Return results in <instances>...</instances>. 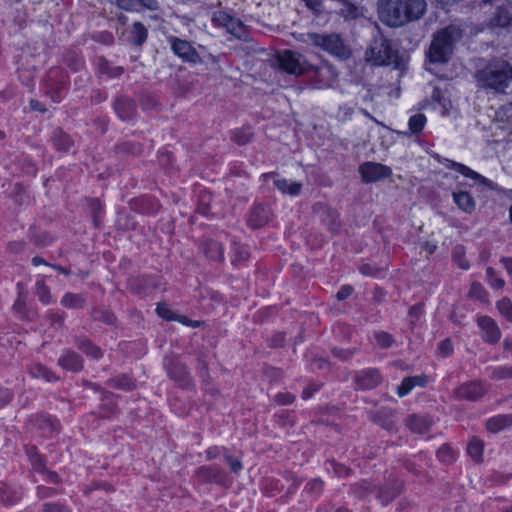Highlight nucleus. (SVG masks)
Listing matches in <instances>:
<instances>
[{
    "mask_svg": "<svg viewBox=\"0 0 512 512\" xmlns=\"http://www.w3.org/2000/svg\"><path fill=\"white\" fill-rule=\"evenodd\" d=\"M438 457L443 462H451L453 459V451L447 445H442L438 450Z\"/></svg>",
    "mask_w": 512,
    "mask_h": 512,
    "instance_id": "09e8293b",
    "label": "nucleus"
},
{
    "mask_svg": "<svg viewBox=\"0 0 512 512\" xmlns=\"http://www.w3.org/2000/svg\"><path fill=\"white\" fill-rule=\"evenodd\" d=\"M439 351L443 356H449L453 351L450 339H445L439 344Z\"/></svg>",
    "mask_w": 512,
    "mask_h": 512,
    "instance_id": "6e6d98bb",
    "label": "nucleus"
},
{
    "mask_svg": "<svg viewBox=\"0 0 512 512\" xmlns=\"http://www.w3.org/2000/svg\"><path fill=\"white\" fill-rule=\"evenodd\" d=\"M30 374L33 378L39 379L42 378L46 382L57 381L58 378L54 375V373L49 370L47 367L37 363L31 366Z\"/></svg>",
    "mask_w": 512,
    "mask_h": 512,
    "instance_id": "c85d7f7f",
    "label": "nucleus"
},
{
    "mask_svg": "<svg viewBox=\"0 0 512 512\" xmlns=\"http://www.w3.org/2000/svg\"><path fill=\"white\" fill-rule=\"evenodd\" d=\"M147 38V30L140 22H135L132 29V42L135 45H142Z\"/></svg>",
    "mask_w": 512,
    "mask_h": 512,
    "instance_id": "2f4dec72",
    "label": "nucleus"
},
{
    "mask_svg": "<svg viewBox=\"0 0 512 512\" xmlns=\"http://www.w3.org/2000/svg\"><path fill=\"white\" fill-rule=\"evenodd\" d=\"M502 264L504 265L507 272L512 275V258L511 257H503L501 259Z\"/></svg>",
    "mask_w": 512,
    "mask_h": 512,
    "instance_id": "774afa93",
    "label": "nucleus"
},
{
    "mask_svg": "<svg viewBox=\"0 0 512 512\" xmlns=\"http://www.w3.org/2000/svg\"><path fill=\"white\" fill-rule=\"evenodd\" d=\"M274 184L282 193L289 194L291 196L300 194L302 189L301 183L288 181L286 179H276Z\"/></svg>",
    "mask_w": 512,
    "mask_h": 512,
    "instance_id": "cd10ccee",
    "label": "nucleus"
},
{
    "mask_svg": "<svg viewBox=\"0 0 512 512\" xmlns=\"http://www.w3.org/2000/svg\"><path fill=\"white\" fill-rule=\"evenodd\" d=\"M213 21L223 27H226L228 22L231 21V16L224 11H217L213 14Z\"/></svg>",
    "mask_w": 512,
    "mask_h": 512,
    "instance_id": "de8ad7c7",
    "label": "nucleus"
},
{
    "mask_svg": "<svg viewBox=\"0 0 512 512\" xmlns=\"http://www.w3.org/2000/svg\"><path fill=\"white\" fill-rule=\"evenodd\" d=\"M276 64L281 70L295 76L303 75L308 70L314 68L307 62L303 55L291 50L278 52L276 56Z\"/></svg>",
    "mask_w": 512,
    "mask_h": 512,
    "instance_id": "423d86ee",
    "label": "nucleus"
},
{
    "mask_svg": "<svg viewBox=\"0 0 512 512\" xmlns=\"http://www.w3.org/2000/svg\"><path fill=\"white\" fill-rule=\"evenodd\" d=\"M61 304L69 309H80L86 304V298L82 294L68 292L62 297Z\"/></svg>",
    "mask_w": 512,
    "mask_h": 512,
    "instance_id": "bb28decb",
    "label": "nucleus"
},
{
    "mask_svg": "<svg viewBox=\"0 0 512 512\" xmlns=\"http://www.w3.org/2000/svg\"><path fill=\"white\" fill-rule=\"evenodd\" d=\"M225 460L229 465V468L232 473L237 474L243 468L241 461L232 457L231 455H226Z\"/></svg>",
    "mask_w": 512,
    "mask_h": 512,
    "instance_id": "3c124183",
    "label": "nucleus"
},
{
    "mask_svg": "<svg viewBox=\"0 0 512 512\" xmlns=\"http://www.w3.org/2000/svg\"><path fill=\"white\" fill-rule=\"evenodd\" d=\"M499 312L510 322H512V303L510 299L504 298L497 303Z\"/></svg>",
    "mask_w": 512,
    "mask_h": 512,
    "instance_id": "58836bf2",
    "label": "nucleus"
},
{
    "mask_svg": "<svg viewBox=\"0 0 512 512\" xmlns=\"http://www.w3.org/2000/svg\"><path fill=\"white\" fill-rule=\"evenodd\" d=\"M92 316L95 320L103 321L108 324H112L115 320L114 315L108 311L94 310Z\"/></svg>",
    "mask_w": 512,
    "mask_h": 512,
    "instance_id": "49530a36",
    "label": "nucleus"
},
{
    "mask_svg": "<svg viewBox=\"0 0 512 512\" xmlns=\"http://www.w3.org/2000/svg\"><path fill=\"white\" fill-rule=\"evenodd\" d=\"M42 512H70V510L61 503L47 502L43 504Z\"/></svg>",
    "mask_w": 512,
    "mask_h": 512,
    "instance_id": "a18cd8bd",
    "label": "nucleus"
},
{
    "mask_svg": "<svg viewBox=\"0 0 512 512\" xmlns=\"http://www.w3.org/2000/svg\"><path fill=\"white\" fill-rule=\"evenodd\" d=\"M55 492L56 491L54 489L45 486H39L37 488V495L39 498L42 499L52 497L55 494Z\"/></svg>",
    "mask_w": 512,
    "mask_h": 512,
    "instance_id": "13d9d810",
    "label": "nucleus"
},
{
    "mask_svg": "<svg viewBox=\"0 0 512 512\" xmlns=\"http://www.w3.org/2000/svg\"><path fill=\"white\" fill-rule=\"evenodd\" d=\"M308 8L319 12L322 7V0H303Z\"/></svg>",
    "mask_w": 512,
    "mask_h": 512,
    "instance_id": "e2e57ef3",
    "label": "nucleus"
},
{
    "mask_svg": "<svg viewBox=\"0 0 512 512\" xmlns=\"http://www.w3.org/2000/svg\"><path fill=\"white\" fill-rule=\"evenodd\" d=\"M333 353L335 356L342 360H346L350 358L353 355V351L351 350H341V349H334Z\"/></svg>",
    "mask_w": 512,
    "mask_h": 512,
    "instance_id": "0e129e2a",
    "label": "nucleus"
},
{
    "mask_svg": "<svg viewBox=\"0 0 512 512\" xmlns=\"http://www.w3.org/2000/svg\"><path fill=\"white\" fill-rule=\"evenodd\" d=\"M452 196L454 203L460 210L467 214L474 212L476 202L470 193L466 191H454Z\"/></svg>",
    "mask_w": 512,
    "mask_h": 512,
    "instance_id": "6ab92c4d",
    "label": "nucleus"
},
{
    "mask_svg": "<svg viewBox=\"0 0 512 512\" xmlns=\"http://www.w3.org/2000/svg\"><path fill=\"white\" fill-rule=\"evenodd\" d=\"M479 86L502 93L512 81V66L503 59H493L476 73Z\"/></svg>",
    "mask_w": 512,
    "mask_h": 512,
    "instance_id": "f03ea898",
    "label": "nucleus"
},
{
    "mask_svg": "<svg viewBox=\"0 0 512 512\" xmlns=\"http://www.w3.org/2000/svg\"><path fill=\"white\" fill-rule=\"evenodd\" d=\"M253 133L249 129H238L233 133L232 139L239 145H244L251 141Z\"/></svg>",
    "mask_w": 512,
    "mask_h": 512,
    "instance_id": "4c0bfd02",
    "label": "nucleus"
},
{
    "mask_svg": "<svg viewBox=\"0 0 512 512\" xmlns=\"http://www.w3.org/2000/svg\"><path fill=\"white\" fill-rule=\"evenodd\" d=\"M270 209L264 205H256L249 216L248 224L253 228H260L266 225L270 220Z\"/></svg>",
    "mask_w": 512,
    "mask_h": 512,
    "instance_id": "dca6fc26",
    "label": "nucleus"
},
{
    "mask_svg": "<svg viewBox=\"0 0 512 512\" xmlns=\"http://www.w3.org/2000/svg\"><path fill=\"white\" fill-rule=\"evenodd\" d=\"M488 280L495 289H502L505 285L503 279L496 276L495 270L492 267H488L486 270Z\"/></svg>",
    "mask_w": 512,
    "mask_h": 512,
    "instance_id": "37998d69",
    "label": "nucleus"
},
{
    "mask_svg": "<svg viewBox=\"0 0 512 512\" xmlns=\"http://www.w3.org/2000/svg\"><path fill=\"white\" fill-rule=\"evenodd\" d=\"M31 463L34 470L39 472H46L44 461L41 455H36V458H32Z\"/></svg>",
    "mask_w": 512,
    "mask_h": 512,
    "instance_id": "052dcab7",
    "label": "nucleus"
},
{
    "mask_svg": "<svg viewBox=\"0 0 512 512\" xmlns=\"http://www.w3.org/2000/svg\"><path fill=\"white\" fill-rule=\"evenodd\" d=\"M427 383L425 375L406 377L401 384L397 387V394L399 397H404L409 394L415 387H424Z\"/></svg>",
    "mask_w": 512,
    "mask_h": 512,
    "instance_id": "a211bd4d",
    "label": "nucleus"
},
{
    "mask_svg": "<svg viewBox=\"0 0 512 512\" xmlns=\"http://www.w3.org/2000/svg\"><path fill=\"white\" fill-rule=\"evenodd\" d=\"M372 488H375V486L366 480L356 484V491L360 497H365Z\"/></svg>",
    "mask_w": 512,
    "mask_h": 512,
    "instance_id": "8fccbe9b",
    "label": "nucleus"
},
{
    "mask_svg": "<svg viewBox=\"0 0 512 512\" xmlns=\"http://www.w3.org/2000/svg\"><path fill=\"white\" fill-rule=\"evenodd\" d=\"M382 381L377 369H366L356 373L355 382L361 389H373Z\"/></svg>",
    "mask_w": 512,
    "mask_h": 512,
    "instance_id": "f8f14e48",
    "label": "nucleus"
},
{
    "mask_svg": "<svg viewBox=\"0 0 512 512\" xmlns=\"http://www.w3.org/2000/svg\"><path fill=\"white\" fill-rule=\"evenodd\" d=\"M168 372L171 378L179 382L181 385L187 386L190 384L189 374L183 364L179 362L171 363V365L168 367Z\"/></svg>",
    "mask_w": 512,
    "mask_h": 512,
    "instance_id": "b1692460",
    "label": "nucleus"
},
{
    "mask_svg": "<svg viewBox=\"0 0 512 512\" xmlns=\"http://www.w3.org/2000/svg\"><path fill=\"white\" fill-rule=\"evenodd\" d=\"M144 7L150 10L158 9V3L156 0H138Z\"/></svg>",
    "mask_w": 512,
    "mask_h": 512,
    "instance_id": "338daca9",
    "label": "nucleus"
},
{
    "mask_svg": "<svg viewBox=\"0 0 512 512\" xmlns=\"http://www.w3.org/2000/svg\"><path fill=\"white\" fill-rule=\"evenodd\" d=\"M362 180L365 183L376 182L388 178L392 174L390 167L381 163L365 162L359 167Z\"/></svg>",
    "mask_w": 512,
    "mask_h": 512,
    "instance_id": "6e6552de",
    "label": "nucleus"
},
{
    "mask_svg": "<svg viewBox=\"0 0 512 512\" xmlns=\"http://www.w3.org/2000/svg\"><path fill=\"white\" fill-rule=\"evenodd\" d=\"M320 385L318 384H310L307 388L303 390L302 398L303 399H309L314 392L318 391Z\"/></svg>",
    "mask_w": 512,
    "mask_h": 512,
    "instance_id": "680f3d73",
    "label": "nucleus"
},
{
    "mask_svg": "<svg viewBox=\"0 0 512 512\" xmlns=\"http://www.w3.org/2000/svg\"><path fill=\"white\" fill-rule=\"evenodd\" d=\"M422 304H416L409 309V315L415 319H418L422 314Z\"/></svg>",
    "mask_w": 512,
    "mask_h": 512,
    "instance_id": "69168bd1",
    "label": "nucleus"
},
{
    "mask_svg": "<svg viewBox=\"0 0 512 512\" xmlns=\"http://www.w3.org/2000/svg\"><path fill=\"white\" fill-rule=\"evenodd\" d=\"M310 42L328 52L329 54L341 59L346 60L350 58L352 51L344 44L341 37L338 34H318L312 33L308 35Z\"/></svg>",
    "mask_w": 512,
    "mask_h": 512,
    "instance_id": "39448f33",
    "label": "nucleus"
},
{
    "mask_svg": "<svg viewBox=\"0 0 512 512\" xmlns=\"http://www.w3.org/2000/svg\"><path fill=\"white\" fill-rule=\"evenodd\" d=\"M37 296L45 304L51 301L50 289L43 282L37 283Z\"/></svg>",
    "mask_w": 512,
    "mask_h": 512,
    "instance_id": "a19ab883",
    "label": "nucleus"
},
{
    "mask_svg": "<svg viewBox=\"0 0 512 512\" xmlns=\"http://www.w3.org/2000/svg\"><path fill=\"white\" fill-rule=\"evenodd\" d=\"M53 142L57 150L68 151L73 145V141L69 135L64 133L62 130H57L53 136Z\"/></svg>",
    "mask_w": 512,
    "mask_h": 512,
    "instance_id": "c756f323",
    "label": "nucleus"
},
{
    "mask_svg": "<svg viewBox=\"0 0 512 512\" xmlns=\"http://www.w3.org/2000/svg\"><path fill=\"white\" fill-rule=\"evenodd\" d=\"M29 55H22L18 61V72L22 82L29 84L33 80L34 65L32 64Z\"/></svg>",
    "mask_w": 512,
    "mask_h": 512,
    "instance_id": "5701e85b",
    "label": "nucleus"
},
{
    "mask_svg": "<svg viewBox=\"0 0 512 512\" xmlns=\"http://www.w3.org/2000/svg\"><path fill=\"white\" fill-rule=\"evenodd\" d=\"M36 425L39 429L44 430V432H53L57 430V425L50 418L45 416H39L36 419Z\"/></svg>",
    "mask_w": 512,
    "mask_h": 512,
    "instance_id": "ea45409f",
    "label": "nucleus"
},
{
    "mask_svg": "<svg viewBox=\"0 0 512 512\" xmlns=\"http://www.w3.org/2000/svg\"><path fill=\"white\" fill-rule=\"evenodd\" d=\"M425 0H378V16L389 27H401L419 20L426 11Z\"/></svg>",
    "mask_w": 512,
    "mask_h": 512,
    "instance_id": "f257e3e1",
    "label": "nucleus"
},
{
    "mask_svg": "<svg viewBox=\"0 0 512 512\" xmlns=\"http://www.w3.org/2000/svg\"><path fill=\"white\" fill-rule=\"evenodd\" d=\"M226 29L229 33L237 38H242L245 34V27L242 22L231 16V21L228 22Z\"/></svg>",
    "mask_w": 512,
    "mask_h": 512,
    "instance_id": "f704fd0d",
    "label": "nucleus"
},
{
    "mask_svg": "<svg viewBox=\"0 0 512 512\" xmlns=\"http://www.w3.org/2000/svg\"><path fill=\"white\" fill-rule=\"evenodd\" d=\"M115 110L122 119H129L135 112V103L128 98H119L115 103Z\"/></svg>",
    "mask_w": 512,
    "mask_h": 512,
    "instance_id": "a878e982",
    "label": "nucleus"
},
{
    "mask_svg": "<svg viewBox=\"0 0 512 512\" xmlns=\"http://www.w3.org/2000/svg\"><path fill=\"white\" fill-rule=\"evenodd\" d=\"M480 6L490 4L495 6L496 12L491 18V24L498 27H507L512 22V0H478Z\"/></svg>",
    "mask_w": 512,
    "mask_h": 512,
    "instance_id": "0eeeda50",
    "label": "nucleus"
},
{
    "mask_svg": "<svg viewBox=\"0 0 512 512\" xmlns=\"http://www.w3.org/2000/svg\"><path fill=\"white\" fill-rule=\"evenodd\" d=\"M512 426V414L497 415L486 422V428L491 433H498Z\"/></svg>",
    "mask_w": 512,
    "mask_h": 512,
    "instance_id": "412c9836",
    "label": "nucleus"
},
{
    "mask_svg": "<svg viewBox=\"0 0 512 512\" xmlns=\"http://www.w3.org/2000/svg\"><path fill=\"white\" fill-rule=\"evenodd\" d=\"M111 385L123 390H131L134 387V384L131 380L126 376H121L119 378L113 379L110 381Z\"/></svg>",
    "mask_w": 512,
    "mask_h": 512,
    "instance_id": "79ce46f5",
    "label": "nucleus"
},
{
    "mask_svg": "<svg viewBox=\"0 0 512 512\" xmlns=\"http://www.w3.org/2000/svg\"><path fill=\"white\" fill-rule=\"evenodd\" d=\"M426 123V117L423 114H415L410 117L408 126L412 134H417L422 131Z\"/></svg>",
    "mask_w": 512,
    "mask_h": 512,
    "instance_id": "473e14b6",
    "label": "nucleus"
},
{
    "mask_svg": "<svg viewBox=\"0 0 512 512\" xmlns=\"http://www.w3.org/2000/svg\"><path fill=\"white\" fill-rule=\"evenodd\" d=\"M196 474L199 480L205 483H216L224 487H230L232 484V480L218 466H202L198 468Z\"/></svg>",
    "mask_w": 512,
    "mask_h": 512,
    "instance_id": "1a4fd4ad",
    "label": "nucleus"
},
{
    "mask_svg": "<svg viewBox=\"0 0 512 512\" xmlns=\"http://www.w3.org/2000/svg\"><path fill=\"white\" fill-rule=\"evenodd\" d=\"M478 325L485 333V341L495 344L500 340L501 332L493 319L488 316H482L478 319Z\"/></svg>",
    "mask_w": 512,
    "mask_h": 512,
    "instance_id": "ddd939ff",
    "label": "nucleus"
},
{
    "mask_svg": "<svg viewBox=\"0 0 512 512\" xmlns=\"http://www.w3.org/2000/svg\"><path fill=\"white\" fill-rule=\"evenodd\" d=\"M492 378L497 380L512 378V367L503 366L493 370Z\"/></svg>",
    "mask_w": 512,
    "mask_h": 512,
    "instance_id": "c03bdc74",
    "label": "nucleus"
},
{
    "mask_svg": "<svg viewBox=\"0 0 512 512\" xmlns=\"http://www.w3.org/2000/svg\"><path fill=\"white\" fill-rule=\"evenodd\" d=\"M448 168L454 169L455 171L461 173L467 178H470L486 187H488L491 190H496L497 186L495 183H493L488 178L482 176L481 174L477 173L476 171L470 169L469 167L465 166L464 164L457 163L454 161H448Z\"/></svg>",
    "mask_w": 512,
    "mask_h": 512,
    "instance_id": "9b49d317",
    "label": "nucleus"
},
{
    "mask_svg": "<svg viewBox=\"0 0 512 512\" xmlns=\"http://www.w3.org/2000/svg\"><path fill=\"white\" fill-rule=\"evenodd\" d=\"M453 261L464 270L469 268V262L465 259V249L463 246H456L452 252Z\"/></svg>",
    "mask_w": 512,
    "mask_h": 512,
    "instance_id": "c9c22d12",
    "label": "nucleus"
},
{
    "mask_svg": "<svg viewBox=\"0 0 512 512\" xmlns=\"http://www.w3.org/2000/svg\"><path fill=\"white\" fill-rule=\"evenodd\" d=\"M402 490V483L397 479L389 480L383 487L378 488V498L383 504H387L396 498Z\"/></svg>",
    "mask_w": 512,
    "mask_h": 512,
    "instance_id": "4468645a",
    "label": "nucleus"
},
{
    "mask_svg": "<svg viewBox=\"0 0 512 512\" xmlns=\"http://www.w3.org/2000/svg\"><path fill=\"white\" fill-rule=\"evenodd\" d=\"M78 348L86 355L91 356L95 359L101 357L102 353L99 347L95 346L89 340H83L79 343Z\"/></svg>",
    "mask_w": 512,
    "mask_h": 512,
    "instance_id": "72a5a7b5",
    "label": "nucleus"
},
{
    "mask_svg": "<svg viewBox=\"0 0 512 512\" xmlns=\"http://www.w3.org/2000/svg\"><path fill=\"white\" fill-rule=\"evenodd\" d=\"M486 393L480 382H468L454 390L453 396L459 400L476 401Z\"/></svg>",
    "mask_w": 512,
    "mask_h": 512,
    "instance_id": "9d476101",
    "label": "nucleus"
},
{
    "mask_svg": "<svg viewBox=\"0 0 512 512\" xmlns=\"http://www.w3.org/2000/svg\"><path fill=\"white\" fill-rule=\"evenodd\" d=\"M202 250L204 255L214 261H222L223 260V247L220 243L207 240L202 244Z\"/></svg>",
    "mask_w": 512,
    "mask_h": 512,
    "instance_id": "393cba45",
    "label": "nucleus"
},
{
    "mask_svg": "<svg viewBox=\"0 0 512 512\" xmlns=\"http://www.w3.org/2000/svg\"><path fill=\"white\" fill-rule=\"evenodd\" d=\"M157 314L167 320H171L172 317V311L167 307L166 304H159L157 306Z\"/></svg>",
    "mask_w": 512,
    "mask_h": 512,
    "instance_id": "4d7b16f0",
    "label": "nucleus"
},
{
    "mask_svg": "<svg viewBox=\"0 0 512 512\" xmlns=\"http://www.w3.org/2000/svg\"><path fill=\"white\" fill-rule=\"evenodd\" d=\"M433 421L429 416L426 415H410L406 420L407 427L419 434H423L429 431Z\"/></svg>",
    "mask_w": 512,
    "mask_h": 512,
    "instance_id": "f3484780",
    "label": "nucleus"
},
{
    "mask_svg": "<svg viewBox=\"0 0 512 512\" xmlns=\"http://www.w3.org/2000/svg\"><path fill=\"white\" fill-rule=\"evenodd\" d=\"M374 337L377 344L384 349L390 348L394 343L393 336L385 331L375 332Z\"/></svg>",
    "mask_w": 512,
    "mask_h": 512,
    "instance_id": "e433bc0d",
    "label": "nucleus"
},
{
    "mask_svg": "<svg viewBox=\"0 0 512 512\" xmlns=\"http://www.w3.org/2000/svg\"><path fill=\"white\" fill-rule=\"evenodd\" d=\"M295 400V396L291 393H279L275 396V401L280 405L291 404Z\"/></svg>",
    "mask_w": 512,
    "mask_h": 512,
    "instance_id": "864d4df0",
    "label": "nucleus"
},
{
    "mask_svg": "<svg viewBox=\"0 0 512 512\" xmlns=\"http://www.w3.org/2000/svg\"><path fill=\"white\" fill-rule=\"evenodd\" d=\"M172 49L175 54L187 61L197 62L199 59L196 50L185 40L174 39L172 41Z\"/></svg>",
    "mask_w": 512,
    "mask_h": 512,
    "instance_id": "2eb2a0df",
    "label": "nucleus"
},
{
    "mask_svg": "<svg viewBox=\"0 0 512 512\" xmlns=\"http://www.w3.org/2000/svg\"><path fill=\"white\" fill-rule=\"evenodd\" d=\"M58 364L69 371L78 372L83 368V360L73 351H67L58 360Z\"/></svg>",
    "mask_w": 512,
    "mask_h": 512,
    "instance_id": "aec40b11",
    "label": "nucleus"
},
{
    "mask_svg": "<svg viewBox=\"0 0 512 512\" xmlns=\"http://www.w3.org/2000/svg\"><path fill=\"white\" fill-rule=\"evenodd\" d=\"M470 295L472 297H476V298L482 300L484 298V296L486 295V291L480 283L474 282L471 285Z\"/></svg>",
    "mask_w": 512,
    "mask_h": 512,
    "instance_id": "603ef678",
    "label": "nucleus"
},
{
    "mask_svg": "<svg viewBox=\"0 0 512 512\" xmlns=\"http://www.w3.org/2000/svg\"><path fill=\"white\" fill-rule=\"evenodd\" d=\"M352 292H353L352 286L345 285V286L341 287V289L337 292L336 297L338 300L342 301V300H345L346 298H348Z\"/></svg>",
    "mask_w": 512,
    "mask_h": 512,
    "instance_id": "bf43d9fd",
    "label": "nucleus"
},
{
    "mask_svg": "<svg viewBox=\"0 0 512 512\" xmlns=\"http://www.w3.org/2000/svg\"><path fill=\"white\" fill-rule=\"evenodd\" d=\"M462 37L461 30L450 25L438 31L431 42L428 57L432 63H445L452 55L453 47Z\"/></svg>",
    "mask_w": 512,
    "mask_h": 512,
    "instance_id": "7ed1b4c3",
    "label": "nucleus"
},
{
    "mask_svg": "<svg viewBox=\"0 0 512 512\" xmlns=\"http://www.w3.org/2000/svg\"><path fill=\"white\" fill-rule=\"evenodd\" d=\"M12 392L4 386H0V407L8 404L12 399Z\"/></svg>",
    "mask_w": 512,
    "mask_h": 512,
    "instance_id": "5fc2aeb1",
    "label": "nucleus"
},
{
    "mask_svg": "<svg viewBox=\"0 0 512 512\" xmlns=\"http://www.w3.org/2000/svg\"><path fill=\"white\" fill-rule=\"evenodd\" d=\"M366 60L375 65H391L400 68L398 51L392 42L384 37L375 38L365 53Z\"/></svg>",
    "mask_w": 512,
    "mask_h": 512,
    "instance_id": "20e7f679",
    "label": "nucleus"
},
{
    "mask_svg": "<svg viewBox=\"0 0 512 512\" xmlns=\"http://www.w3.org/2000/svg\"><path fill=\"white\" fill-rule=\"evenodd\" d=\"M497 120L500 123V128L512 134V103L501 106L497 113Z\"/></svg>",
    "mask_w": 512,
    "mask_h": 512,
    "instance_id": "4be33fe9",
    "label": "nucleus"
},
{
    "mask_svg": "<svg viewBox=\"0 0 512 512\" xmlns=\"http://www.w3.org/2000/svg\"><path fill=\"white\" fill-rule=\"evenodd\" d=\"M484 443L482 440L478 438H472L468 444L467 451L468 454L475 460L476 462L482 461V453H483Z\"/></svg>",
    "mask_w": 512,
    "mask_h": 512,
    "instance_id": "7c9ffc66",
    "label": "nucleus"
}]
</instances>
